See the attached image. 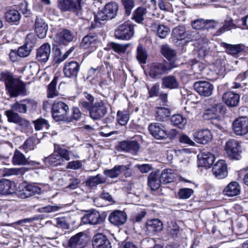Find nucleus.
<instances>
[{
	"instance_id": "nucleus-15",
	"label": "nucleus",
	"mask_w": 248,
	"mask_h": 248,
	"mask_svg": "<svg viewBox=\"0 0 248 248\" xmlns=\"http://www.w3.org/2000/svg\"><path fill=\"white\" fill-rule=\"evenodd\" d=\"M194 88L200 95L207 97L212 94L214 86L208 81H198L194 83Z\"/></svg>"
},
{
	"instance_id": "nucleus-54",
	"label": "nucleus",
	"mask_w": 248,
	"mask_h": 248,
	"mask_svg": "<svg viewBox=\"0 0 248 248\" xmlns=\"http://www.w3.org/2000/svg\"><path fill=\"white\" fill-rule=\"evenodd\" d=\"M37 42V38L34 34L29 33L26 38V42L24 44L31 51L35 46Z\"/></svg>"
},
{
	"instance_id": "nucleus-29",
	"label": "nucleus",
	"mask_w": 248,
	"mask_h": 248,
	"mask_svg": "<svg viewBox=\"0 0 248 248\" xmlns=\"http://www.w3.org/2000/svg\"><path fill=\"white\" fill-rule=\"evenodd\" d=\"M161 86L164 89H176L179 87V82L175 77L170 75L162 79Z\"/></svg>"
},
{
	"instance_id": "nucleus-7",
	"label": "nucleus",
	"mask_w": 248,
	"mask_h": 248,
	"mask_svg": "<svg viewBox=\"0 0 248 248\" xmlns=\"http://www.w3.org/2000/svg\"><path fill=\"white\" fill-rule=\"evenodd\" d=\"M135 26L128 21L120 25L115 31V37L120 40L130 39L134 34Z\"/></svg>"
},
{
	"instance_id": "nucleus-47",
	"label": "nucleus",
	"mask_w": 248,
	"mask_h": 248,
	"mask_svg": "<svg viewBox=\"0 0 248 248\" xmlns=\"http://www.w3.org/2000/svg\"><path fill=\"white\" fill-rule=\"evenodd\" d=\"M137 59L140 63L145 64L148 55L146 50L140 44L139 45L137 48Z\"/></svg>"
},
{
	"instance_id": "nucleus-45",
	"label": "nucleus",
	"mask_w": 248,
	"mask_h": 248,
	"mask_svg": "<svg viewBox=\"0 0 248 248\" xmlns=\"http://www.w3.org/2000/svg\"><path fill=\"white\" fill-rule=\"evenodd\" d=\"M159 177L163 184H167L172 182L174 178L173 170L168 169L164 170Z\"/></svg>"
},
{
	"instance_id": "nucleus-53",
	"label": "nucleus",
	"mask_w": 248,
	"mask_h": 248,
	"mask_svg": "<svg viewBox=\"0 0 248 248\" xmlns=\"http://www.w3.org/2000/svg\"><path fill=\"white\" fill-rule=\"evenodd\" d=\"M193 193L194 191L191 188H182L179 190L177 195L179 199L186 200L189 198Z\"/></svg>"
},
{
	"instance_id": "nucleus-50",
	"label": "nucleus",
	"mask_w": 248,
	"mask_h": 248,
	"mask_svg": "<svg viewBox=\"0 0 248 248\" xmlns=\"http://www.w3.org/2000/svg\"><path fill=\"white\" fill-rule=\"evenodd\" d=\"M154 26L156 28V34L160 38H165L170 31V29L163 25L154 24Z\"/></svg>"
},
{
	"instance_id": "nucleus-48",
	"label": "nucleus",
	"mask_w": 248,
	"mask_h": 248,
	"mask_svg": "<svg viewBox=\"0 0 248 248\" xmlns=\"http://www.w3.org/2000/svg\"><path fill=\"white\" fill-rule=\"evenodd\" d=\"M236 25L233 23V20L230 18H228L225 20L224 24L217 31V34H220L226 31L230 30L232 29H236Z\"/></svg>"
},
{
	"instance_id": "nucleus-16",
	"label": "nucleus",
	"mask_w": 248,
	"mask_h": 248,
	"mask_svg": "<svg viewBox=\"0 0 248 248\" xmlns=\"http://www.w3.org/2000/svg\"><path fill=\"white\" fill-rule=\"evenodd\" d=\"M82 221L84 224L97 225L103 222L104 219L99 212L95 210L87 211V214L82 217Z\"/></svg>"
},
{
	"instance_id": "nucleus-11",
	"label": "nucleus",
	"mask_w": 248,
	"mask_h": 248,
	"mask_svg": "<svg viewBox=\"0 0 248 248\" xmlns=\"http://www.w3.org/2000/svg\"><path fill=\"white\" fill-rule=\"evenodd\" d=\"M4 115L7 117V121L9 123L25 127H28L30 125L29 121L22 118L18 113L11 108L5 111Z\"/></svg>"
},
{
	"instance_id": "nucleus-8",
	"label": "nucleus",
	"mask_w": 248,
	"mask_h": 248,
	"mask_svg": "<svg viewBox=\"0 0 248 248\" xmlns=\"http://www.w3.org/2000/svg\"><path fill=\"white\" fill-rule=\"evenodd\" d=\"M119 9L118 4L115 2H111L106 5L104 10L99 12L95 18L100 21L111 19L115 17Z\"/></svg>"
},
{
	"instance_id": "nucleus-1",
	"label": "nucleus",
	"mask_w": 248,
	"mask_h": 248,
	"mask_svg": "<svg viewBox=\"0 0 248 248\" xmlns=\"http://www.w3.org/2000/svg\"><path fill=\"white\" fill-rule=\"evenodd\" d=\"M0 81L4 82L5 88L12 97L25 95V85L23 82L14 78L9 71L2 72L0 75Z\"/></svg>"
},
{
	"instance_id": "nucleus-19",
	"label": "nucleus",
	"mask_w": 248,
	"mask_h": 248,
	"mask_svg": "<svg viewBox=\"0 0 248 248\" xmlns=\"http://www.w3.org/2000/svg\"><path fill=\"white\" fill-rule=\"evenodd\" d=\"M34 30L40 38H44L47 33L48 26L40 16H36L34 24Z\"/></svg>"
},
{
	"instance_id": "nucleus-17",
	"label": "nucleus",
	"mask_w": 248,
	"mask_h": 248,
	"mask_svg": "<svg viewBox=\"0 0 248 248\" xmlns=\"http://www.w3.org/2000/svg\"><path fill=\"white\" fill-rule=\"evenodd\" d=\"M119 149L124 152L136 155L138 152L140 145L136 140H124L120 142Z\"/></svg>"
},
{
	"instance_id": "nucleus-51",
	"label": "nucleus",
	"mask_w": 248,
	"mask_h": 248,
	"mask_svg": "<svg viewBox=\"0 0 248 248\" xmlns=\"http://www.w3.org/2000/svg\"><path fill=\"white\" fill-rule=\"evenodd\" d=\"M121 2L124 9L125 14L129 16L135 6V0H121Z\"/></svg>"
},
{
	"instance_id": "nucleus-63",
	"label": "nucleus",
	"mask_w": 248,
	"mask_h": 248,
	"mask_svg": "<svg viewBox=\"0 0 248 248\" xmlns=\"http://www.w3.org/2000/svg\"><path fill=\"white\" fill-rule=\"evenodd\" d=\"M82 117V113L80 112L79 109L77 107H74L72 110V115L68 117L67 119H70V122L73 120L78 121L81 119Z\"/></svg>"
},
{
	"instance_id": "nucleus-44",
	"label": "nucleus",
	"mask_w": 248,
	"mask_h": 248,
	"mask_svg": "<svg viewBox=\"0 0 248 248\" xmlns=\"http://www.w3.org/2000/svg\"><path fill=\"white\" fill-rule=\"evenodd\" d=\"M170 122L174 126L183 128L187 123V121L186 118L182 115L178 114L173 115L171 117Z\"/></svg>"
},
{
	"instance_id": "nucleus-18",
	"label": "nucleus",
	"mask_w": 248,
	"mask_h": 248,
	"mask_svg": "<svg viewBox=\"0 0 248 248\" xmlns=\"http://www.w3.org/2000/svg\"><path fill=\"white\" fill-rule=\"evenodd\" d=\"M51 54V46L48 43H44L36 50V59L42 63L46 62Z\"/></svg>"
},
{
	"instance_id": "nucleus-32",
	"label": "nucleus",
	"mask_w": 248,
	"mask_h": 248,
	"mask_svg": "<svg viewBox=\"0 0 248 248\" xmlns=\"http://www.w3.org/2000/svg\"><path fill=\"white\" fill-rule=\"evenodd\" d=\"M74 38V33L68 29H63L58 33L56 36L57 41L62 44H65L72 41Z\"/></svg>"
},
{
	"instance_id": "nucleus-30",
	"label": "nucleus",
	"mask_w": 248,
	"mask_h": 248,
	"mask_svg": "<svg viewBox=\"0 0 248 248\" xmlns=\"http://www.w3.org/2000/svg\"><path fill=\"white\" fill-rule=\"evenodd\" d=\"M96 40V34L90 33L83 37L81 46L84 49L90 48L91 50H93L95 48Z\"/></svg>"
},
{
	"instance_id": "nucleus-34",
	"label": "nucleus",
	"mask_w": 248,
	"mask_h": 248,
	"mask_svg": "<svg viewBox=\"0 0 248 248\" xmlns=\"http://www.w3.org/2000/svg\"><path fill=\"white\" fill-rule=\"evenodd\" d=\"M12 163L14 165H26L30 164L28 159L19 151L16 150L12 157Z\"/></svg>"
},
{
	"instance_id": "nucleus-57",
	"label": "nucleus",
	"mask_w": 248,
	"mask_h": 248,
	"mask_svg": "<svg viewBox=\"0 0 248 248\" xmlns=\"http://www.w3.org/2000/svg\"><path fill=\"white\" fill-rule=\"evenodd\" d=\"M111 48L114 51L119 54L124 53L129 45H122L114 42H112L110 44Z\"/></svg>"
},
{
	"instance_id": "nucleus-25",
	"label": "nucleus",
	"mask_w": 248,
	"mask_h": 248,
	"mask_svg": "<svg viewBox=\"0 0 248 248\" xmlns=\"http://www.w3.org/2000/svg\"><path fill=\"white\" fill-rule=\"evenodd\" d=\"M108 219L111 224L118 226L125 223L127 215L123 211L116 210L110 213Z\"/></svg>"
},
{
	"instance_id": "nucleus-6",
	"label": "nucleus",
	"mask_w": 248,
	"mask_h": 248,
	"mask_svg": "<svg viewBox=\"0 0 248 248\" xmlns=\"http://www.w3.org/2000/svg\"><path fill=\"white\" fill-rule=\"evenodd\" d=\"M176 66V64L173 62H170L169 65H166L165 63H153L149 67L148 74L152 78L157 79L167 71H170Z\"/></svg>"
},
{
	"instance_id": "nucleus-33",
	"label": "nucleus",
	"mask_w": 248,
	"mask_h": 248,
	"mask_svg": "<svg viewBox=\"0 0 248 248\" xmlns=\"http://www.w3.org/2000/svg\"><path fill=\"white\" fill-rule=\"evenodd\" d=\"M224 195L228 197H234L240 193V186L236 182L230 183L223 190Z\"/></svg>"
},
{
	"instance_id": "nucleus-28",
	"label": "nucleus",
	"mask_w": 248,
	"mask_h": 248,
	"mask_svg": "<svg viewBox=\"0 0 248 248\" xmlns=\"http://www.w3.org/2000/svg\"><path fill=\"white\" fill-rule=\"evenodd\" d=\"M198 166L204 167L205 169L209 168L213 165L215 157L211 153H203L201 155H198Z\"/></svg>"
},
{
	"instance_id": "nucleus-31",
	"label": "nucleus",
	"mask_w": 248,
	"mask_h": 248,
	"mask_svg": "<svg viewBox=\"0 0 248 248\" xmlns=\"http://www.w3.org/2000/svg\"><path fill=\"white\" fill-rule=\"evenodd\" d=\"M128 169V165H116L111 169L105 170L104 173L107 177L113 179L118 177L124 171Z\"/></svg>"
},
{
	"instance_id": "nucleus-24",
	"label": "nucleus",
	"mask_w": 248,
	"mask_h": 248,
	"mask_svg": "<svg viewBox=\"0 0 248 248\" xmlns=\"http://www.w3.org/2000/svg\"><path fill=\"white\" fill-rule=\"evenodd\" d=\"M150 134L156 139H165L167 137V133L164 127L160 124H151L148 127Z\"/></svg>"
},
{
	"instance_id": "nucleus-3",
	"label": "nucleus",
	"mask_w": 248,
	"mask_h": 248,
	"mask_svg": "<svg viewBox=\"0 0 248 248\" xmlns=\"http://www.w3.org/2000/svg\"><path fill=\"white\" fill-rule=\"evenodd\" d=\"M54 154L44 159L46 165L49 164L53 166H61L63 164V160L69 161L71 159L70 155L72 154V152L62 148V145L59 144H54Z\"/></svg>"
},
{
	"instance_id": "nucleus-56",
	"label": "nucleus",
	"mask_w": 248,
	"mask_h": 248,
	"mask_svg": "<svg viewBox=\"0 0 248 248\" xmlns=\"http://www.w3.org/2000/svg\"><path fill=\"white\" fill-rule=\"evenodd\" d=\"M83 161L75 160L69 161L66 166L67 170H78L80 169L83 166Z\"/></svg>"
},
{
	"instance_id": "nucleus-12",
	"label": "nucleus",
	"mask_w": 248,
	"mask_h": 248,
	"mask_svg": "<svg viewBox=\"0 0 248 248\" xmlns=\"http://www.w3.org/2000/svg\"><path fill=\"white\" fill-rule=\"evenodd\" d=\"M226 150L228 155L233 159H240L241 147L238 141L233 139L228 140L226 143Z\"/></svg>"
},
{
	"instance_id": "nucleus-52",
	"label": "nucleus",
	"mask_w": 248,
	"mask_h": 248,
	"mask_svg": "<svg viewBox=\"0 0 248 248\" xmlns=\"http://www.w3.org/2000/svg\"><path fill=\"white\" fill-rule=\"evenodd\" d=\"M35 139L33 137L28 138L24 144L20 147V148L24 151L25 153L34 149V142Z\"/></svg>"
},
{
	"instance_id": "nucleus-35",
	"label": "nucleus",
	"mask_w": 248,
	"mask_h": 248,
	"mask_svg": "<svg viewBox=\"0 0 248 248\" xmlns=\"http://www.w3.org/2000/svg\"><path fill=\"white\" fill-rule=\"evenodd\" d=\"M162 183L160 177L156 172H151L148 177V185L152 190L157 189Z\"/></svg>"
},
{
	"instance_id": "nucleus-62",
	"label": "nucleus",
	"mask_w": 248,
	"mask_h": 248,
	"mask_svg": "<svg viewBox=\"0 0 248 248\" xmlns=\"http://www.w3.org/2000/svg\"><path fill=\"white\" fill-rule=\"evenodd\" d=\"M31 50L25 45L19 47L17 50V55L21 58L28 56Z\"/></svg>"
},
{
	"instance_id": "nucleus-49",
	"label": "nucleus",
	"mask_w": 248,
	"mask_h": 248,
	"mask_svg": "<svg viewBox=\"0 0 248 248\" xmlns=\"http://www.w3.org/2000/svg\"><path fill=\"white\" fill-rule=\"evenodd\" d=\"M58 79L57 77H55L48 86L47 96L49 98H53L58 95V92L56 90Z\"/></svg>"
},
{
	"instance_id": "nucleus-2",
	"label": "nucleus",
	"mask_w": 248,
	"mask_h": 248,
	"mask_svg": "<svg viewBox=\"0 0 248 248\" xmlns=\"http://www.w3.org/2000/svg\"><path fill=\"white\" fill-rule=\"evenodd\" d=\"M80 106L88 110L90 117L94 120H98L103 118L107 113L109 104L106 100H97L91 106L85 100L80 101Z\"/></svg>"
},
{
	"instance_id": "nucleus-55",
	"label": "nucleus",
	"mask_w": 248,
	"mask_h": 248,
	"mask_svg": "<svg viewBox=\"0 0 248 248\" xmlns=\"http://www.w3.org/2000/svg\"><path fill=\"white\" fill-rule=\"evenodd\" d=\"M33 123L36 130H40L44 128L48 129L49 127L47 121L43 118H39L34 121Z\"/></svg>"
},
{
	"instance_id": "nucleus-39",
	"label": "nucleus",
	"mask_w": 248,
	"mask_h": 248,
	"mask_svg": "<svg viewBox=\"0 0 248 248\" xmlns=\"http://www.w3.org/2000/svg\"><path fill=\"white\" fill-rule=\"evenodd\" d=\"M162 54L169 61H172L171 62H174L176 57L175 51L171 48L168 45H162L161 48Z\"/></svg>"
},
{
	"instance_id": "nucleus-61",
	"label": "nucleus",
	"mask_w": 248,
	"mask_h": 248,
	"mask_svg": "<svg viewBox=\"0 0 248 248\" xmlns=\"http://www.w3.org/2000/svg\"><path fill=\"white\" fill-rule=\"evenodd\" d=\"M205 21L202 18H199L192 21L191 22L192 28L197 30H204Z\"/></svg>"
},
{
	"instance_id": "nucleus-5",
	"label": "nucleus",
	"mask_w": 248,
	"mask_h": 248,
	"mask_svg": "<svg viewBox=\"0 0 248 248\" xmlns=\"http://www.w3.org/2000/svg\"><path fill=\"white\" fill-rule=\"evenodd\" d=\"M69 111L68 106L62 101H55L52 105V116L57 122L65 121L70 122V119H67V114Z\"/></svg>"
},
{
	"instance_id": "nucleus-10",
	"label": "nucleus",
	"mask_w": 248,
	"mask_h": 248,
	"mask_svg": "<svg viewBox=\"0 0 248 248\" xmlns=\"http://www.w3.org/2000/svg\"><path fill=\"white\" fill-rule=\"evenodd\" d=\"M37 103L35 101L30 99H24L16 101L11 105V108L14 111L21 114H26L27 112L28 108L35 107Z\"/></svg>"
},
{
	"instance_id": "nucleus-64",
	"label": "nucleus",
	"mask_w": 248,
	"mask_h": 248,
	"mask_svg": "<svg viewBox=\"0 0 248 248\" xmlns=\"http://www.w3.org/2000/svg\"><path fill=\"white\" fill-rule=\"evenodd\" d=\"M148 93L150 97L157 96L159 91V85L155 84L153 85L150 88H148Z\"/></svg>"
},
{
	"instance_id": "nucleus-4",
	"label": "nucleus",
	"mask_w": 248,
	"mask_h": 248,
	"mask_svg": "<svg viewBox=\"0 0 248 248\" xmlns=\"http://www.w3.org/2000/svg\"><path fill=\"white\" fill-rule=\"evenodd\" d=\"M222 105L220 104H216L212 107L207 109L203 114V118L205 120H209L211 128L215 131L218 129L222 130V121L217 117V114L221 108Z\"/></svg>"
},
{
	"instance_id": "nucleus-9",
	"label": "nucleus",
	"mask_w": 248,
	"mask_h": 248,
	"mask_svg": "<svg viewBox=\"0 0 248 248\" xmlns=\"http://www.w3.org/2000/svg\"><path fill=\"white\" fill-rule=\"evenodd\" d=\"M57 6L62 12H70L77 16H80L82 13L81 6L74 0H58Z\"/></svg>"
},
{
	"instance_id": "nucleus-20",
	"label": "nucleus",
	"mask_w": 248,
	"mask_h": 248,
	"mask_svg": "<svg viewBox=\"0 0 248 248\" xmlns=\"http://www.w3.org/2000/svg\"><path fill=\"white\" fill-rule=\"evenodd\" d=\"M222 101L228 107H235L239 104L240 95L232 91H227L223 93Z\"/></svg>"
},
{
	"instance_id": "nucleus-37",
	"label": "nucleus",
	"mask_w": 248,
	"mask_h": 248,
	"mask_svg": "<svg viewBox=\"0 0 248 248\" xmlns=\"http://www.w3.org/2000/svg\"><path fill=\"white\" fill-rule=\"evenodd\" d=\"M146 8L140 6L134 11L132 19L137 23L141 24L144 19V16L146 15Z\"/></svg>"
},
{
	"instance_id": "nucleus-22",
	"label": "nucleus",
	"mask_w": 248,
	"mask_h": 248,
	"mask_svg": "<svg viewBox=\"0 0 248 248\" xmlns=\"http://www.w3.org/2000/svg\"><path fill=\"white\" fill-rule=\"evenodd\" d=\"M193 138L197 143L206 144L212 140V135L209 130L202 129L195 132L193 134Z\"/></svg>"
},
{
	"instance_id": "nucleus-46",
	"label": "nucleus",
	"mask_w": 248,
	"mask_h": 248,
	"mask_svg": "<svg viewBox=\"0 0 248 248\" xmlns=\"http://www.w3.org/2000/svg\"><path fill=\"white\" fill-rule=\"evenodd\" d=\"M172 36L178 40H182L186 37L185 27L183 26H178L174 28L172 31Z\"/></svg>"
},
{
	"instance_id": "nucleus-58",
	"label": "nucleus",
	"mask_w": 248,
	"mask_h": 248,
	"mask_svg": "<svg viewBox=\"0 0 248 248\" xmlns=\"http://www.w3.org/2000/svg\"><path fill=\"white\" fill-rule=\"evenodd\" d=\"M62 207L60 205H50L44 206L38 209L41 213H50L57 212L61 209Z\"/></svg>"
},
{
	"instance_id": "nucleus-14",
	"label": "nucleus",
	"mask_w": 248,
	"mask_h": 248,
	"mask_svg": "<svg viewBox=\"0 0 248 248\" xmlns=\"http://www.w3.org/2000/svg\"><path fill=\"white\" fill-rule=\"evenodd\" d=\"M234 133L239 136L245 135L248 133V118L241 117L236 119L232 123Z\"/></svg>"
},
{
	"instance_id": "nucleus-36",
	"label": "nucleus",
	"mask_w": 248,
	"mask_h": 248,
	"mask_svg": "<svg viewBox=\"0 0 248 248\" xmlns=\"http://www.w3.org/2000/svg\"><path fill=\"white\" fill-rule=\"evenodd\" d=\"M106 181L105 178L101 174H98L95 176H92L88 178L86 180V184L87 186L93 188L100 184H104Z\"/></svg>"
},
{
	"instance_id": "nucleus-59",
	"label": "nucleus",
	"mask_w": 248,
	"mask_h": 248,
	"mask_svg": "<svg viewBox=\"0 0 248 248\" xmlns=\"http://www.w3.org/2000/svg\"><path fill=\"white\" fill-rule=\"evenodd\" d=\"M117 120L120 125H125L129 120V115L126 113L118 111L117 113Z\"/></svg>"
},
{
	"instance_id": "nucleus-23",
	"label": "nucleus",
	"mask_w": 248,
	"mask_h": 248,
	"mask_svg": "<svg viewBox=\"0 0 248 248\" xmlns=\"http://www.w3.org/2000/svg\"><path fill=\"white\" fill-rule=\"evenodd\" d=\"M92 246L93 248H112L109 241L102 233H97L93 237Z\"/></svg>"
},
{
	"instance_id": "nucleus-21",
	"label": "nucleus",
	"mask_w": 248,
	"mask_h": 248,
	"mask_svg": "<svg viewBox=\"0 0 248 248\" xmlns=\"http://www.w3.org/2000/svg\"><path fill=\"white\" fill-rule=\"evenodd\" d=\"M80 65L76 61L66 62L63 68V73L65 77L68 78H76L79 72Z\"/></svg>"
},
{
	"instance_id": "nucleus-42",
	"label": "nucleus",
	"mask_w": 248,
	"mask_h": 248,
	"mask_svg": "<svg viewBox=\"0 0 248 248\" xmlns=\"http://www.w3.org/2000/svg\"><path fill=\"white\" fill-rule=\"evenodd\" d=\"M5 18L8 22L16 23L18 22L20 19V14L16 10H10L5 13Z\"/></svg>"
},
{
	"instance_id": "nucleus-43",
	"label": "nucleus",
	"mask_w": 248,
	"mask_h": 248,
	"mask_svg": "<svg viewBox=\"0 0 248 248\" xmlns=\"http://www.w3.org/2000/svg\"><path fill=\"white\" fill-rule=\"evenodd\" d=\"M170 110L164 107L155 108V118L157 121H164L170 115Z\"/></svg>"
},
{
	"instance_id": "nucleus-38",
	"label": "nucleus",
	"mask_w": 248,
	"mask_h": 248,
	"mask_svg": "<svg viewBox=\"0 0 248 248\" xmlns=\"http://www.w3.org/2000/svg\"><path fill=\"white\" fill-rule=\"evenodd\" d=\"M221 46L226 49L228 54L232 56L237 55L243 50L242 46L240 44L231 45L223 42L221 43Z\"/></svg>"
},
{
	"instance_id": "nucleus-60",
	"label": "nucleus",
	"mask_w": 248,
	"mask_h": 248,
	"mask_svg": "<svg viewBox=\"0 0 248 248\" xmlns=\"http://www.w3.org/2000/svg\"><path fill=\"white\" fill-rule=\"evenodd\" d=\"M191 62V68L195 72H202L205 68L204 64L197 60H193Z\"/></svg>"
},
{
	"instance_id": "nucleus-26",
	"label": "nucleus",
	"mask_w": 248,
	"mask_h": 248,
	"mask_svg": "<svg viewBox=\"0 0 248 248\" xmlns=\"http://www.w3.org/2000/svg\"><path fill=\"white\" fill-rule=\"evenodd\" d=\"M15 183L7 179L0 180V194L2 195H11L16 192Z\"/></svg>"
},
{
	"instance_id": "nucleus-13",
	"label": "nucleus",
	"mask_w": 248,
	"mask_h": 248,
	"mask_svg": "<svg viewBox=\"0 0 248 248\" xmlns=\"http://www.w3.org/2000/svg\"><path fill=\"white\" fill-rule=\"evenodd\" d=\"M87 236L83 232H79L73 236L69 240V248H84L88 243Z\"/></svg>"
},
{
	"instance_id": "nucleus-40",
	"label": "nucleus",
	"mask_w": 248,
	"mask_h": 248,
	"mask_svg": "<svg viewBox=\"0 0 248 248\" xmlns=\"http://www.w3.org/2000/svg\"><path fill=\"white\" fill-rule=\"evenodd\" d=\"M41 189L34 185H28L23 189L22 198H28L35 194H39Z\"/></svg>"
},
{
	"instance_id": "nucleus-27",
	"label": "nucleus",
	"mask_w": 248,
	"mask_h": 248,
	"mask_svg": "<svg viewBox=\"0 0 248 248\" xmlns=\"http://www.w3.org/2000/svg\"><path fill=\"white\" fill-rule=\"evenodd\" d=\"M212 171L215 177L218 179L225 178L228 174L227 166L224 160H220L214 165Z\"/></svg>"
},
{
	"instance_id": "nucleus-41",
	"label": "nucleus",
	"mask_w": 248,
	"mask_h": 248,
	"mask_svg": "<svg viewBox=\"0 0 248 248\" xmlns=\"http://www.w3.org/2000/svg\"><path fill=\"white\" fill-rule=\"evenodd\" d=\"M146 226L149 231L153 232H159L163 228L162 222L158 219L148 220L146 223Z\"/></svg>"
}]
</instances>
